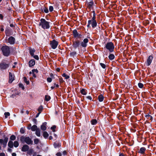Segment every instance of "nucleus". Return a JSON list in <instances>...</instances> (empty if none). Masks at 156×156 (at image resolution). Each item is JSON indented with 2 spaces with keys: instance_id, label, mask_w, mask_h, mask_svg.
<instances>
[{
  "instance_id": "obj_1",
  "label": "nucleus",
  "mask_w": 156,
  "mask_h": 156,
  "mask_svg": "<svg viewBox=\"0 0 156 156\" xmlns=\"http://www.w3.org/2000/svg\"><path fill=\"white\" fill-rule=\"evenodd\" d=\"M72 46L74 48H85L87 46L88 40H73Z\"/></svg>"
},
{
  "instance_id": "obj_2",
  "label": "nucleus",
  "mask_w": 156,
  "mask_h": 156,
  "mask_svg": "<svg viewBox=\"0 0 156 156\" xmlns=\"http://www.w3.org/2000/svg\"><path fill=\"white\" fill-rule=\"evenodd\" d=\"M50 22L46 21L45 19L41 18L40 20L39 25L44 29H48L50 27Z\"/></svg>"
},
{
  "instance_id": "obj_3",
  "label": "nucleus",
  "mask_w": 156,
  "mask_h": 156,
  "mask_svg": "<svg viewBox=\"0 0 156 156\" xmlns=\"http://www.w3.org/2000/svg\"><path fill=\"white\" fill-rule=\"evenodd\" d=\"M0 50L2 51L3 55L5 56L8 57L10 55V50L9 46L5 45L2 47Z\"/></svg>"
},
{
  "instance_id": "obj_4",
  "label": "nucleus",
  "mask_w": 156,
  "mask_h": 156,
  "mask_svg": "<svg viewBox=\"0 0 156 156\" xmlns=\"http://www.w3.org/2000/svg\"><path fill=\"white\" fill-rule=\"evenodd\" d=\"M20 140L23 143L25 142L28 145L33 144V141L29 136L25 137L23 136H22L20 137Z\"/></svg>"
},
{
  "instance_id": "obj_5",
  "label": "nucleus",
  "mask_w": 156,
  "mask_h": 156,
  "mask_svg": "<svg viewBox=\"0 0 156 156\" xmlns=\"http://www.w3.org/2000/svg\"><path fill=\"white\" fill-rule=\"evenodd\" d=\"M73 35L75 38H83V34L80 31H77V30L74 29L73 31Z\"/></svg>"
},
{
  "instance_id": "obj_6",
  "label": "nucleus",
  "mask_w": 156,
  "mask_h": 156,
  "mask_svg": "<svg viewBox=\"0 0 156 156\" xmlns=\"http://www.w3.org/2000/svg\"><path fill=\"white\" fill-rule=\"evenodd\" d=\"M105 48L108 50L110 53L113 52L114 46V44L112 42H108L105 46Z\"/></svg>"
},
{
  "instance_id": "obj_7",
  "label": "nucleus",
  "mask_w": 156,
  "mask_h": 156,
  "mask_svg": "<svg viewBox=\"0 0 156 156\" xmlns=\"http://www.w3.org/2000/svg\"><path fill=\"white\" fill-rule=\"evenodd\" d=\"M91 25L92 27L93 28H94L97 26V21H91L88 20V24L87 25L88 28H90Z\"/></svg>"
},
{
  "instance_id": "obj_8",
  "label": "nucleus",
  "mask_w": 156,
  "mask_h": 156,
  "mask_svg": "<svg viewBox=\"0 0 156 156\" xmlns=\"http://www.w3.org/2000/svg\"><path fill=\"white\" fill-rule=\"evenodd\" d=\"M3 137L4 138V139H0V143L3 145V147L5 148L6 146L8 140V138L5 136V135H4Z\"/></svg>"
},
{
  "instance_id": "obj_9",
  "label": "nucleus",
  "mask_w": 156,
  "mask_h": 156,
  "mask_svg": "<svg viewBox=\"0 0 156 156\" xmlns=\"http://www.w3.org/2000/svg\"><path fill=\"white\" fill-rule=\"evenodd\" d=\"M50 44L53 49H56L58 44V41H55V40H53L50 42Z\"/></svg>"
},
{
  "instance_id": "obj_10",
  "label": "nucleus",
  "mask_w": 156,
  "mask_h": 156,
  "mask_svg": "<svg viewBox=\"0 0 156 156\" xmlns=\"http://www.w3.org/2000/svg\"><path fill=\"white\" fill-rule=\"evenodd\" d=\"M5 32L7 37H9L12 35L13 34L12 29L9 27L6 28Z\"/></svg>"
},
{
  "instance_id": "obj_11",
  "label": "nucleus",
  "mask_w": 156,
  "mask_h": 156,
  "mask_svg": "<svg viewBox=\"0 0 156 156\" xmlns=\"http://www.w3.org/2000/svg\"><path fill=\"white\" fill-rule=\"evenodd\" d=\"M153 58V56L152 55H150L147 58V60L145 62V63L147 66H149L151 64Z\"/></svg>"
},
{
  "instance_id": "obj_12",
  "label": "nucleus",
  "mask_w": 156,
  "mask_h": 156,
  "mask_svg": "<svg viewBox=\"0 0 156 156\" xmlns=\"http://www.w3.org/2000/svg\"><path fill=\"white\" fill-rule=\"evenodd\" d=\"M9 66V65L8 64L2 62L0 63V68L1 69L5 70L8 68Z\"/></svg>"
},
{
  "instance_id": "obj_13",
  "label": "nucleus",
  "mask_w": 156,
  "mask_h": 156,
  "mask_svg": "<svg viewBox=\"0 0 156 156\" xmlns=\"http://www.w3.org/2000/svg\"><path fill=\"white\" fill-rule=\"evenodd\" d=\"M14 80V75H12L11 72H9V83H11Z\"/></svg>"
},
{
  "instance_id": "obj_14",
  "label": "nucleus",
  "mask_w": 156,
  "mask_h": 156,
  "mask_svg": "<svg viewBox=\"0 0 156 156\" xmlns=\"http://www.w3.org/2000/svg\"><path fill=\"white\" fill-rule=\"evenodd\" d=\"M29 149V146L27 144H24L22 147L21 151L23 152H26Z\"/></svg>"
},
{
  "instance_id": "obj_15",
  "label": "nucleus",
  "mask_w": 156,
  "mask_h": 156,
  "mask_svg": "<svg viewBox=\"0 0 156 156\" xmlns=\"http://www.w3.org/2000/svg\"><path fill=\"white\" fill-rule=\"evenodd\" d=\"M35 64V61L34 59H32L30 60L28 62L29 66L32 67L34 66Z\"/></svg>"
},
{
  "instance_id": "obj_16",
  "label": "nucleus",
  "mask_w": 156,
  "mask_h": 156,
  "mask_svg": "<svg viewBox=\"0 0 156 156\" xmlns=\"http://www.w3.org/2000/svg\"><path fill=\"white\" fill-rule=\"evenodd\" d=\"M53 146L55 148H56L57 147H60L61 146V144L58 141H56L54 142Z\"/></svg>"
},
{
  "instance_id": "obj_17",
  "label": "nucleus",
  "mask_w": 156,
  "mask_h": 156,
  "mask_svg": "<svg viewBox=\"0 0 156 156\" xmlns=\"http://www.w3.org/2000/svg\"><path fill=\"white\" fill-rule=\"evenodd\" d=\"M146 150V148L145 147H141L138 151V153L141 154H145V151Z\"/></svg>"
},
{
  "instance_id": "obj_18",
  "label": "nucleus",
  "mask_w": 156,
  "mask_h": 156,
  "mask_svg": "<svg viewBox=\"0 0 156 156\" xmlns=\"http://www.w3.org/2000/svg\"><path fill=\"white\" fill-rule=\"evenodd\" d=\"M47 123L46 122L43 123L42 125L41 126V130L45 131L46 129V126Z\"/></svg>"
},
{
  "instance_id": "obj_19",
  "label": "nucleus",
  "mask_w": 156,
  "mask_h": 156,
  "mask_svg": "<svg viewBox=\"0 0 156 156\" xmlns=\"http://www.w3.org/2000/svg\"><path fill=\"white\" fill-rule=\"evenodd\" d=\"M35 51V50L34 48L32 49L31 48H29L30 54L31 56H34V53Z\"/></svg>"
},
{
  "instance_id": "obj_20",
  "label": "nucleus",
  "mask_w": 156,
  "mask_h": 156,
  "mask_svg": "<svg viewBox=\"0 0 156 156\" xmlns=\"http://www.w3.org/2000/svg\"><path fill=\"white\" fill-rule=\"evenodd\" d=\"M81 93L83 95H86L87 93V90L85 89L82 88L80 91Z\"/></svg>"
},
{
  "instance_id": "obj_21",
  "label": "nucleus",
  "mask_w": 156,
  "mask_h": 156,
  "mask_svg": "<svg viewBox=\"0 0 156 156\" xmlns=\"http://www.w3.org/2000/svg\"><path fill=\"white\" fill-rule=\"evenodd\" d=\"M104 97L102 94H101L98 96V99L99 101H102L104 100Z\"/></svg>"
},
{
  "instance_id": "obj_22",
  "label": "nucleus",
  "mask_w": 156,
  "mask_h": 156,
  "mask_svg": "<svg viewBox=\"0 0 156 156\" xmlns=\"http://www.w3.org/2000/svg\"><path fill=\"white\" fill-rule=\"evenodd\" d=\"M145 116L147 119H148L151 121H152L153 118L152 116L150 115L149 114H147V115H145Z\"/></svg>"
},
{
  "instance_id": "obj_23",
  "label": "nucleus",
  "mask_w": 156,
  "mask_h": 156,
  "mask_svg": "<svg viewBox=\"0 0 156 156\" xmlns=\"http://www.w3.org/2000/svg\"><path fill=\"white\" fill-rule=\"evenodd\" d=\"M15 40H5L6 42H8L10 44H13L15 42Z\"/></svg>"
},
{
  "instance_id": "obj_24",
  "label": "nucleus",
  "mask_w": 156,
  "mask_h": 156,
  "mask_svg": "<svg viewBox=\"0 0 156 156\" xmlns=\"http://www.w3.org/2000/svg\"><path fill=\"white\" fill-rule=\"evenodd\" d=\"M8 146L10 148H12L13 146V142L11 140H10L8 142Z\"/></svg>"
},
{
  "instance_id": "obj_25",
  "label": "nucleus",
  "mask_w": 156,
  "mask_h": 156,
  "mask_svg": "<svg viewBox=\"0 0 156 156\" xmlns=\"http://www.w3.org/2000/svg\"><path fill=\"white\" fill-rule=\"evenodd\" d=\"M43 135L44 138L46 139L48 137L49 134L47 132L44 131L43 132Z\"/></svg>"
},
{
  "instance_id": "obj_26",
  "label": "nucleus",
  "mask_w": 156,
  "mask_h": 156,
  "mask_svg": "<svg viewBox=\"0 0 156 156\" xmlns=\"http://www.w3.org/2000/svg\"><path fill=\"white\" fill-rule=\"evenodd\" d=\"M115 55L112 54H110L108 56V58L110 60H112L115 58Z\"/></svg>"
},
{
  "instance_id": "obj_27",
  "label": "nucleus",
  "mask_w": 156,
  "mask_h": 156,
  "mask_svg": "<svg viewBox=\"0 0 156 156\" xmlns=\"http://www.w3.org/2000/svg\"><path fill=\"white\" fill-rule=\"evenodd\" d=\"M90 122L92 125H95L97 123V121L96 119H93L90 121Z\"/></svg>"
},
{
  "instance_id": "obj_28",
  "label": "nucleus",
  "mask_w": 156,
  "mask_h": 156,
  "mask_svg": "<svg viewBox=\"0 0 156 156\" xmlns=\"http://www.w3.org/2000/svg\"><path fill=\"white\" fill-rule=\"evenodd\" d=\"M94 4V2L93 0H92L91 1H90L89 3H88L87 4L88 7L90 8H91L93 6Z\"/></svg>"
},
{
  "instance_id": "obj_29",
  "label": "nucleus",
  "mask_w": 156,
  "mask_h": 156,
  "mask_svg": "<svg viewBox=\"0 0 156 156\" xmlns=\"http://www.w3.org/2000/svg\"><path fill=\"white\" fill-rule=\"evenodd\" d=\"M84 36L85 37H86V38H84V39H87V38H90V34L89 33L86 32L84 34Z\"/></svg>"
},
{
  "instance_id": "obj_30",
  "label": "nucleus",
  "mask_w": 156,
  "mask_h": 156,
  "mask_svg": "<svg viewBox=\"0 0 156 156\" xmlns=\"http://www.w3.org/2000/svg\"><path fill=\"white\" fill-rule=\"evenodd\" d=\"M38 129L37 126L36 125H34L31 127V129L32 131H35Z\"/></svg>"
},
{
  "instance_id": "obj_31",
  "label": "nucleus",
  "mask_w": 156,
  "mask_h": 156,
  "mask_svg": "<svg viewBox=\"0 0 156 156\" xmlns=\"http://www.w3.org/2000/svg\"><path fill=\"white\" fill-rule=\"evenodd\" d=\"M51 98L50 96L49 95H46L45 96V100L47 101H49L50 100Z\"/></svg>"
},
{
  "instance_id": "obj_32",
  "label": "nucleus",
  "mask_w": 156,
  "mask_h": 156,
  "mask_svg": "<svg viewBox=\"0 0 156 156\" xmlns=\"http://www.w3.org/2000/svg\"><path fill=\"white\" fill-rule=\"evenodd\" d=\"M35 134L38 136H41V133L40 129H38L36 131Z\"/></svg>"
},
{
  "instance_id": "obj_33",
  "label": "nucleus",
  "mask_w": 156,
  "mask_h": 156,
  "mask_svg": "<svg viewBox=\"0 0 156 156\" xmlns=\"http://www.w3.org/2000/svg\"><path fill=\"white\" fill-rule=\"evenodd\" d=\"M34 151L32 149H30V150H28L27 152V154L29 155H31Z\"/></svg>"
},
{
  "instance_id": "obj_34",
  "label": "nucleus",
  "mask_w": 156,
  "mask_h": 156,
  "mask_svg": "<svg viewBox=\"0 0 156 156\" xmlns=\"http://www.w3.org/2000/svg\"><path fill=\"white\" fill-rule=\"evenodd\" d=\"M42 11H44L45 13H48L49 12L48 9L47 8L44 7L43 9H42Z\"/></svg>"
},
{
  "instance_id": "obj_35",
  "label": "nucleus",
  "mask_w": 156,
  "mask_h": 156,
  "mask_svg": "<svg viewBox=\"0 0 156 156\" xmlns=\"http://www.w3.org/2000/svg\"><path fill=\"white\" fill-rule=\"evenodd\" d=\"M62 76L65 78L66 79H68L70 77L69 76L66 75L65 73H63L62 74Z\"/></svg>"
},
{
  "instance_id": "obj_36",
  "label": "nucleus",
  "mask_w": 156,
  "mask_h": 156,
  "mask_svg": "<svg viewBox=\"0 0 156 156\" xmlns=\"http://www.w3.org/2000/svg\"><path fill=\"white\" fill-rule=\"evenodd\" d=\"M76 52L75 51L71 52L69 53V55L71 56L74 57L76 55Z\"/></svg>"
},
{
  "instance_id": "obj_37",
  "label": "nucleus",
  "mask_w": 156,
  "mask_h": 156,
  "mask_svg": "<svg viewBox=\"0 0 156 156\" xmlns=\"http://www.w3.org/2000/svg\"><path fill=\"white\" fill-rule=\"evenodd\" d=\"M23 80L24 82L27 84L28 85L30 83L29 81V80H27V79L26 77L24 76L23 77Z\"/></svg>"
},
{
  "instance_id": "obj_38",
  "label": "nucleus",
  "mask_w": 156,
  "mask_h": 156,
  "mask_svg": "<svg viewBox=\"0 0 156 156\" xmlns=\"http://www.w3.org/2000/svg\"><path fill=\"white\" fill-rule=\"evenodd\" d=\"M43 107L41 105L39 107L37 110L39 112H40V113H41L43 110Z\"/></svg>"
},
{
  "instance_id": "obj_39",
  "label": "nucleus",
  "mask_w": 156,
  "mask_h": 156,
  "mask_svg": "<svg viewBox=\"0 0 156 156\" xmlns=\"http://www.w3.org/2000/svg\"><path fill=\"white\" fill-rule=\"evenodd\" d=\"M19 144L18 141H15L14 142V144H13V145L15 147H17L19 146Z\"/></svg>"
},
{
  "instance_id": "obj_40",
  "label": "nucleus",
  "mask_w": 156,
  "mask_h": 156,
  "mask_svg": "<svg viewBox=\"0 0 156 156\" xmlns=\"http://www.w3.org/2000/svg\"><path fill=\"white\" fill-rule=\"evenodd\" d=\"M16 139V137L14 135H12L10 136V139L11 140V141L14 140Z\"/></svg>"
},
{
  "instance_id": "obj_41",
  "label": "nucleus",
  "mask_w": 156,
  "mask_h": 156,
  "mask_svg": "<svg viewBox=\"0 0 156 156\" xmlns=\"http://www.w3.org/2000/svg\"><path fill=\"white\" fill-rule=\"evenodd\" d=\"M56 128V126L55 125H53L51 127V129L52 130L53 132H55V129Z\"/></svg>"
},
{
  "instance_id": "obj_42",
  "label": "nucleus",
  "mask_w": 156,
  "mask_h": 156,
  "mask_svg": "<svg viewBox=\"0 0 156 156\" xmlns=\"http://www.w3.org/2000/svg\"><path fill=\"white\" fill-rule=\"evenodd\" d=\"M100 65L101 67L103 69H105L106 67V65L104 63H100Z\"/></svg>"
},
{
  "instance_id": "obj_43",
  "label": "nucleus",
  "mask_w": 156,
  "mask_h": 156,
  "mask_svg": "<svg viewBox=\"0 0 156 156\" xmlns=\"http://www.w3.org/2000/svg\"><path fill=\"white\" fill-rule=\"evenodd\" d=\"M10 115V114L9 112H5L4 113L5 118H7L8 117V116H9Z\"/></svg>"
},
{
  "instance_id": "obj_44",
  "label": "nucleus",
  "mask_w": 156,
  "mask_h": 156,
  "mask_svg": "<svg viewBox=\"0 0 156 156\" xmlns=\"http://www.w3.org/2000/svg\"><path fill=\"white\" fill-rule=\"evenodd\" d=\"M138 87L140 88H142L143 87V86H144L143 84L142 83H138Z\"/></svg>"
},
{
  "instance_id": "obj_45",
  "label": "nucleus",
  "mask_w": 156,
  "mask_h": 156,
  "mask_svg": "<svg viewBox=\"0 0 156 156\" xmlns=\"http://www.w3.org/2000/svg\"><path fill=\"white\" fill-rule=\"evenodd\" d=\"M19 87L22 88V89L23 90H24V89H25V88L24 87V86L23 84L22 83H19Z\"/></svg>"
},
{
  "instance_id": "obj_46",
  "label": "nucleus",
  "mask_w": 156,
  "mask_h": 156,
  "mask_svg": "<svg viewBox=\"0 0 156 156\" xmlns=\"http://www.w3.org/2000/svg\"><path fill=\"white\" fill-rule=\"evenodd\" d=\"M39 142V140L37 138H36L34 139V142L35 144H37Z\"/></svg>"
},
{
  "instance_id": "obj_47",
  "label": "nucleus",
  "mask_w": 156,
  "mask_h": 156,
  "mask_svg": "<svg viewBox=\"0 0 156 156\" xmlns=\"http://www.w3.org/2000/svg\"><path fill=\"white\" fill-rule=\"evenodd\" d=\"M59 82L60 83H63L65 82V81L64 80H63L61 76L60 77H59Z\"/></svg>"
},
{
  "instance_id": "obj_48",
  "label": "nucleus",
  "mask_w": 156,
  "mask_h": 156,
  "mask_svg": "<svg viewBox=\"0 0 156 156\" xmlns=\"http://www.w3.org/2000/svg\"><path fill=\"white\" fill-rule=\"evenodd\" d=\"M25 132V130L24 129V128L23 127H22L20 129V133H21L23 134V133H24Z\"/></svg>"
},
{
  "instance_id": "obj_49",
  "label": "nucleus",
  "mask_w": 156,
  "mask_h": 156,
  "mask_svg": "<svg viewBox=\"0 0 156 156\" xmlns=\"http://www.w3.org/2000/svg\"><path fill=\"white\" fill-rule=\"evenodd\" d=\"M52 78L51 77H48L47 79V82L49 83H51L52 81Z\"/></svg>"
},
{
  "instance_id": "obj_50",
  "label": "nucleus",
  "mask_w": 156,
  "mask_h": 156,
  "mask_svg": "<svg viewBox=\"0 0 156 156\" xmlns=\"http://www.w3.org/2000/svg\"><path fill=\"white\" fill-rule=\"evenodd\" d=\"M49 9L50 12H52L53 10V7L52 6H50Z\"/></svg>"
},
{
  "instance_id": "obj_51",
  "label": "nucleus",
  "mask_w": 156,
  "mask_h": 156,
  "mask_svg": "<svg viewBox=\"0 0 156 156\" xmlns=\"http://www.w3.org/2000/svg\"><path fill=\"white\" fill-rule=\"evenodd\" d=\"M32 73H34L35 72L36 73H37L38 72V70H37V69H33L32 70Z\"/></svg>"
},
{
  "instance_id": "obj_52",
  "label": "nucleus",
  "mask_w": 156,
  "mask_h": 156,
  "mask_svg": "<svg viewBox=\"0 0 156 156\" xmlns=\"http://www.w3.org/2000/svg\"><path fill=\"white\" fill-rule=\"evenodd\" d=\"M34 58L35 59L38 60L39 59V57L37 55H34V56H33Z\"/></svg>"
},
{
  "instance_id": "obj_53",
  "label": "nucleus",
  "mask_w": 156,
  "mask_h": 156,
  "mask_svg": "<svg viewBox=\"0 0 156 156\" xmlns=\"http://www.w3.org/2000/svg\"><path fill=\"white\" fill-rule=\"evenodd\" d=\"M96 19V16H93V17L91 18V20H91V21H96L95 20Z\"/></svg>"
},
{
  "instance_id": "obj_54",
  "label": "nucleus",
  "mask_w": 156,
  "mask_h": 156,
  "mask_svg": "<svg viewBox=\"0 0 156 156\" xmlns=\"http://www.w3.org/2000/svg\"><path fill=\"white\" fill-rule=\"evenodd\" d=\"M86 98L90 100V101H92V98L91 96H88L87 97H86Z\"/></svg>"
},
{
  "instance_id": "obj_55",
  "label": "nucleus",
  "mask_w": 156,
  "mask_h": 156,
  "mask_svg": "<svg viewBox=\"0 0 156 156\" xmlns=\"http://www.w3.org/2000/svg\"><path fill=\"white\" fill-rule=\"evenodd\" d=\"M4 27V26L3 25H2L1 26V28H0V30L2 32H3L4 30V29L3 28Z\"/></svg>"
},
{
  "instance_id": "obj_56",
  "label": "nucleus",
  "mask_w": 156,
  "mask_h": 156,
  "mask_svg": "<svg viewBox=\"0 0 156 156\" xmlns=\"http://www.w3.org/2000/svg\"><path fill=\"white\" fill-rule=\"evenodd\" d=\"M33 121L35 124H37V120L36 119H33Z\"/></svg>"
},
{
  "instance_id": "obj_57",
  "label": "nucleus",
  "mask_w": 156,
  "mask_h": 156,
  "mask_svg": "<svg viewBox=\"0 0 156 156\" xmlns=\"http://www.w3.org/2000/svg\"><path fill=\"white\" fill-rule=\"evenodd\" d=\"M56 156H62V154L60 152H58L56 154Z\"/></svg>"
},
{
  "instance_id": "obj_58",
  "label": "nucleus",
  "mask_w": 156,
  "mask_h": 156,
  "mask_svg": "<svg viewBox=\"0 0 156 156\" xmlns=\"http://www.w3.org/2000/svg\"><path fill=\"white\" fill-rule=\"evenodd\" d=\"M31 124H29L28 126L27 127V129H31Z\"/></svg>"
},
{
  "instance_id": "obj_59",
  "label": "nucleus",
  "mask_w": 156,
  "mask_h": 156,
  "mask_svg": "<svg viewBox=\"0 0 156 156\" xmlns=\"http://www.w3.org/2000/svg\"><path fill=\"white\" fill-rule=\"evenodd\" d=\"M62 154L64 155H67V152L65 150V151H63V152H62Z\"/></svg>"
},
{
  "instance_id": "obj_60",
  "label": "nucleus",
  "mask_w": 156,
  "mask_h": 156,
  "mask_svg": "<svg viewBox=\"0 0 156 156\" xmlns=\"http://www.w3.org/2000/svg\"><path fill=\"white\" fill-rule=\"evenodd\" d=\"M50 76L53 79L55 78L53 74L52 73L50 74Z\"/></svg>"
},
{
  "instance_id": "obj_61",
  "label": "nucleus",
  "mask_w": 156,
  "mask_h": 156,
  "mask_svg": "<svg viewBox=\"0 0 156 156\" xmlns=\"http://www.w3.org/2000/svg\"><path fill=\"white\" fill-rule=\"evenodd\" d=\"M16 94H12L11 96H10V97L12 98H14L16 96Z\"/></svg>"
},
{
  "instance_id": "obj_62",
  "label": "nucleus",
  "mask_w": 156,
  "mask_h": 156,
  "mask_svg": "<svg viewBox=\"0 0 156 156\" xmlns=\"http://www.w3.org/2000/svg\"><path fill=\"white\" fill-rule=\"evenodd\" d=\"M5 154L4 153H0V156H5Z\"/></svg>"
},
{
  "instance_id": "obj_63",
  "label": "nucleus",
  "mask_w": 156,
  "mask_h": 156,
  "mask_svg": "<svg viewBox=\"0 0 156 156\" xmlns=\"http://www.w3.org/2000/svg\"><path fill=\"white\" fill-rule=\"evenodd\" d=\"M119 156H124V155L123 153H121L120 152L119 153Z\"/></svg>"
},
{
  "instance_id": "obj_64",
  "label": "nucleus",
  "mask_w": 156,
  "mask_h": 156,
  "mask_svg": "<svg viewBox=\"0 0 156 156\" xmlns=\"http://www.w3.org/2000/svg\"><path fill=\"white\" fill-rule=\"evenodd\" d=\"M12 156H16V154L15 153H13L12 154Z\"/></svg>"
}]
</instances>
